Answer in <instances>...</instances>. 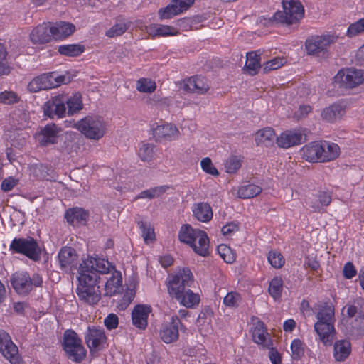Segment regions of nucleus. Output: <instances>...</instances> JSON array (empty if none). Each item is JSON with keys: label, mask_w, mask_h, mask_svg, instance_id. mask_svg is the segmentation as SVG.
Listing matches in <instances>:
<instances>
[{"label": "nucleus", "mask_w": 364, "mask_h": 364, "mask_svg": "<svg viewBox=\"0 0 364 364\" xmlns=\"http://www.w3.org/2000/svg\"><path fill=\"white\" fill-rule=\"evenodd\" d=\"M112 268V264L103 258L88 257L82 260L78 269V284L76 293L83 301L93 305L101 297L98 281L102 278L98 273L107 272Z\"/></svg>", "instance_id": "1"}, {"label": "nucleus", "mask_w": 364, "mask_h": 364, "mask_svg": "<svg viewBox=\"0 0 364 364\" xmlns=\"http://www.w3.org/2000/svg\"><path fill=\"white\" fill-rule=\"evenodd\" d=\"M317 321L314 324V330L325 346L331 345L335 334L334 306L331 303L322 305L316 314Z\"/></svg>", "instance_id": "2"}, {"label": "nucleus", "mask_w": 364, "mask_h": 364, "mask_svg": "<svg viewBox=\"0 0 364 364\" xmlns=\"http://www.w3.org/2000/svg\"><path fill=\"white\" fill-rule=\"evenodd\" d=\"M181 242L188 245L198 255L205 257L209 254V238L206 232L199 229H194L190 225H183L178 232Z\"/></svg>", "instance_id": "3"}, {"label": "nucleus", "mask_w": 364, "mask_h": 364, "mask_svg": "<svg viewBox=\"0 0 364 364\" xmlns=\"http://www.w3.org/2000/svg\"><path fill=\"white\" fill-rule=\"evenodd\" d=\"M75 128L87 139L97 141L102 139L107 131V122L98 115H89L79 120Z\"/></svg>", "instance_id": "4"}, {"label": "nucleus", "mask_w": 364, "mask_h": 364, "mask_svg": "<svg viewBox=\"0 0 364 364\" xmlns=\"http://www.w3.org/2000/svg\"><path fill=\"white\" fill-rule=\"evenodd\" d=\"M70 80L71 77L68 73L50 72L33 78L28 85V90L31 92H38L41 90L58 87L63 84L70 82Z\"/></svg>", "instance_id": "5"}, {"label": "nucleus", "mask_w": 364, "mask_h": 364, "mask_svg": "<svg viewBox=\"0 0 364 364\" xmlns=\"http://www.w3.org/2000/svg\"><path fill=\"white\" fill-rule=\"evenodd\" d=\"M283 11H277L273 20L277 23L292 25L300 21L304 15V9L299 0H282Z\"/></svg>", "instance_id": "6"}, {"label": "nucleus", "mask_w": 364, "mask_h": 364, "mask_svg": "<svg viewBox=\"0 0 364 364\" xmlns=\"http://www.w3.org/2000/svg\"><path fill=\"white\" fill-rule=\"evenodd\" d=\"M63 348L68 358L74 362L80 363L85 358L86 350L82 344V341L72 330L65 331Z\"/></svg>", "instance_id": "7"}, {"label": "nucleus", "mask_w": 364, "mask_h": 364, "mask_svg": "<svg viewBox=\"0 0 364 364\" xmlns=\"http://www.w3.org/2000/svg\"><path fill=\"white\" fill-rule=\"evenodd\" d=\"M168 279V293L176 299L180 298L181 294L186 290V287L191 286L193 274L190 269L183 268L179 269L176 274L170 275Z\"/></svg>", "instance_id": "8"}, {"label": "nucleus", "mask_w": 364, "mask_h": 364, "mask_svg": "<svg viewBox=\"0 0 364 364\" xmlns=\"http://www.w3.org/2000/svg\"><path fill=\"white\" fill-rule=\"evenodd\" d=\"M85 341L92 356L97 355L107 343V336L102 328L89 326L85 333Z\"/></svg>", "instance_id": "9"}, {"label": "nucleus", "mask_w": 364, "mask_h": 364, "mask_svg": "<svg viewBox=\"0 0 364 364\" xmlns=\"http://www.w3.org/2000/svg\"><path fill=\"white\" fill-rule=\"evenodd\" d=\"M42 282L39 274H35L32 277H30L26 272H16L11 279L12 287L18 294L29 293L33 287L41 286Z\"/></svg>", "instance_id": "10"}, {"label": "nucleus", "mask_w": 364, "mask_h": 364, "mask_svg": "<svg viewBox=\"0 0 364 364\" xmlns=\"http://www.w3.org/2000/svg\"><path fill=\"white\" fill-rule=\"evenodd\" d=\"M10 250L23 254L34 261L38 260L41 257V249L32 237L14 239L10 244Z\"/></svg>", "instance_id": "11"}, {"label": "nucleus", "mask_w": 364, "mask_h": 364, "mask_svg": "<svg viewBox=\"0 0 364 364\" xmlns=\"http://www.w3.org/2000/svg\"><path fill=\"white\" fill-rule=\"evenodd\" d=\"M336 84L346 88H354L364 82V70L355 68L340 70L333 78Z\"/></svg>", "instance_id": "12"}, {"label": "nucleus", "mask_w": 364, "mask_h": 364, "mask_svg": "<svg viewBox=\"0 0 364 364\" xmlns=\"http://www.w3.org/2000/svg\"><path fill=\"white\" fill-rule=\"evenodd\" d=\"M336 40L337 36L331 34L311 36L305 42L306 53L308 55L317 56L324 53Z\"/></svg>", "instance_id": "13"}, {"label": "nucleus", "mask_w": 364, "mask_h": 364, "mask_svg": "<svg viewBox=\"0 0 364 364\" xmlns=\"http://www.w3.org/2000/svg\"><path fill=\"white\" fill-rule=\"evenodd\" d=\"M0 352L11 364H22L23 360L18 347L5 331H0Z\"/></svg>", "instance_id": "14"}, {"label": "nucleus", "mask_w": 364, "mask_h": 364, "mask_svg": "<svg viewBox=\"0 0 364 364\" xmlns=\"http://www.w3.org/2000/svg\"><path fill=\"white\" fill-rule=\"evenodd\" d=\"M194 2L195 0H171L166 6L159 10V16L161 20L171 19L186 11Z\"/></svg>", "instance_id": "15"}, {"label": "nucleus", "mask_w": 364, "mask_h": 364, "mask_svg": "<svg viewBox=\"0 0 364 364\" xmlns=\"http://www.w3.org/2000/svg\"><path fill=\"white\" fill-rule=\"evenodd\" d=\"M61 128L55 124L41 127L34 135L36 142L41 146H48L58 142Z\"/></svg>", "instance_id": "16"}, {"label": "nucleus", "mask_w": 364, "mask_h": 364, "mask_svg": "<svg viewBox=\"0 0 364 364\" xmlns=\"http://www.w3.org/2000/svg\"><path fill=\"white\" fill-rule=\"evenodd\" d=\"M98 275L104 276L103 279H106L104 289L105 296H111L119 291L122 284V274L114 265L112 264V268L107 272L98 273Z\"/></svg>", "instance_id": "17"}, {"label": "nucleus", "mask_w": 364, "mask_h": 364, "mask_svg": "<svg viewBox=\"0 0 364 364\" xmlns=\"http://www.w3.org/2000/svg\"><path fill=\"white\" fill-rule=\"evenodd\" d=\"M152 134L156 141L164 142L177 139L180 132L174 124L165 123L154 124Z\"/></svg>", "instance_id": "18"}, {"label": "nucleus", "mask_w": 364, "mask_h": 364, "mask_svg": "<svg viewBox=\"0 0 364 364\" xmlns=\"http://www.w3.org/2000/svg\"><path fill=\"white\" fill-rule=\"evenodd\" d=\"M44 114L51 119L62 118L66 113L65 100L62 95H56L43 105Z\"/></svg>", "instance_id": "19"}, {"label": "nucleus", "mask_w": 364, "mask_h": 364, "mask_svg": "<svg viewBox=\"0 0 364 364\" xmlns=\"http://www.w3.org/2000/svg\"><path fill=\"white\" fill-rule=\"evenodd\" d=\"M252 337L254 342L264 348H269L272 343L264 323L257 318H252Z\"/></svg>", "instance_id": "20"}, {"label": "nucleus", "mask_w": 364, "mask_h": 364, "mask_svg": "<svg viewBox=\"0 0 364 364\" xmlns=\"http://www.w3.org/2000/svg\"><path fill=\"white\" fill-rule=\"evenodd\" d=\"M303 140V133L300 129L286 130L276 139L277 146L283 149H289L301 144Z\"/></svg>", "instance_id": "21"}, {"label": "nucleus", "mask_w": 364, "mask_h": 364, "mask_svg": "<svg viewBox=\"0 0 364 364\" xmlns=\"http://www.w3.org/2000/svg\"><path fill=\"white\" fill-rule=\"evenodd\" d=\"M181 321L177 316H171V321L162 325L159 336L161 339L166 343H171L178 339V326Z\"/></svg>", "instance_id": "22"}, {"label": "nucleus", "mask_w": 364, "mask_h": 364, "mask_svg": "<svg viewBox=\"0 0 364 364\" xmlns=\"http://www.w3.org/2000/svg\"><path fill=\"white\" fill-rule=\"evenodd\" d=\"M58 257L60 267L63 271L68 272L76 268L78 257L75 250L72 247H62Z\"/></svg>", "instance_id": "23"}, {"label": "nucleus", "mask_w": 364, "mask_h": 364, "mask_svg": "<svg viewBox=\"0 0 364 364\" xmlns=\"http://www.w3.org/2000/svg\"><path fill=\"white\" fill-rule=\"evenodd\" d=\"M341 329L350 336L358 338L364 335V316L358 314L355 318L343 319Z\"/></svg>", "instance_id": "24"}, {"label": "nucleus", "mask_w": 364, "mask_h": 364, "mask_svg": "<svg viewBox=\"0 0 364 364\" xmlns=\"http://www.w3.org/2000/svg\"><path fill=\"white\" fill-rule=\"evenodd\" d=\"M151 312V307L147 304L136 305L132 312L133 324L141 329H144L148 323V316Z\"/></svg>", "instance_id": "25"}, {"label": "nucleus", "mask_w": 364, "mask_h": 364, "mask_svg": "<svg viewBox=\"0 0 364 364\" xmlns=\"http://www.w3.org/2000/svg\"><path fill=\"white\" fill-rule=\"evenodd\" d=\"M50 28V23H43L35 27L30 33L31 41L33 44H43L49 42L52 36Z\"/></svg>", "instance_id": "26"}, {"label": "nucleus", "mask_w": 364, "mask_h": 364, "mask_svg": "<svg viewBox=\"0 0 364 364\" xmlns=\"http://www.w3.org/2000/svg\"><path fill=\"white\" fill-rule=\"evenodd\" d=\"M183 87L186 90L199 95L205 94L209 90L207 80L199 76H193L185 80Z\"/></svg>", "instance_id": "27"}, {"label": "nucleus", "mask_w": 364, "mask_h": 364, "mask_svg": "<svg viewBox=\"0 0 364 364\" xmlns=\"http://www.w3.org/2000/svg\"><path fill=\"white\" fill-rule=\"evenodd\" d=\"M331 202V195L326 190H320L309 198L308 203L314 212H320Z\"/></svg>", "instance_id": "28"}, {"label": "nucleus", "mask_w": 364, "mask_h": 364, "mask_svg": "<svg viewBox=\"0 0 364 364\" xmlns=\"http://www.w3.org/2000/svg\"><path fill=\"white\" fill-rule=\"evenodd\" d=\"M321 141H314L305 145L301 149L302 158L309 162L321 161Z\"/></svg>", "instance_id": "29"}, {"label": "nucleus", "mask_w": 364, "mask_h": 364, "mask_svg": "<svg viewBox=\"0 0 364 364\" xmlns=\"http://www.w3.org/2000/svg\"><path fill=\"white\" fill-rule=\"evenodd\" d=\"M274 130L271 127H265L258 130L255 134V141L257 146L269 147L276 141Z\"/></svg>", "instance_id": "30"}, {"label": "nucleus", "mask_w": 364, "mask_h": 364, "mask_svg": "<svg viewBox=\"0 0 364 364\" xmlns=\"http://www.w3.org/2000/svg\"><path fill=\"white\" fill-rule=\"evenodd\" d=\"M75 30V27L70 23L60 21L50 24V33L55 39L65 38L70 36Z\"/></svg>", "instance_id": "31"}, {"label": "nucleus", "mask_w": 364, "mask_h": 364, "mask_svg": "<svg viewBox=\"0 0 364 364\" xmlns=\"http://www.w3.org/2000/svg\"><path fill=\"white\" fill-rule=\"evenodd\" d=\"M345 113V106L341 102L334 103L323 109L321 117L328 122H333L341 119Z\"/></svg>", "instance_id": "32"}, {"label": "nucleus", "mask_w": 364, "mask_h": 364, "mask_svg": "<svg viewBox=\"0 0 364 364\" xmlns=\"http://www.w3.org/2000/svg\"><path fill=\"white\" fill-rule=\"evenodd\" d=\"M321 161H329L336 159L340 155V148L338 144L326 141H321Z\"/></svg>", "instance_id": "33"}, {"label": "nucleus", "mask_w": 364, "mask_h": 364, "mask_svg": "<svg viewBox=\"0 0 364 364\" xmlns=\"http://www.w3.org/2000/svg\"><path fill=\"white\" fill-rule=\"evenodd\" d=\"M351 353V344L347 340H339L333 346V357L336 361H344Z\"/></svg>", "instance_id": "34"}, {"label": "nucleus", "mask_w": 364, "mask_h": 364, "mask_svg": "<svg viewBox=\"0 0 364 364\" xmlns=\"http://www.w3.org/2000/svg\"><path fill=\"white\" fill-rule=\"evenodd\" d=\"M193 213L198 220L206 223L213 218V211L210 205L206 203H199L193 208Z\"/></svg>", "instance_id": "35"}, {"label": "nucleus", "mask_w": 364, "mask_h": 364, "mask_svg": "<svg viewBox=\"0 0 364 364\" xmlns=\"http://www.w3.org/2000/svg\"><path fill=\"white\" fill-rule=\"evenodd\" d=\"M88 217V213L80 208L69 209L65 213V218L70 224L77 225L85 223Z\"/></svg>", "instance_id": "36"}, {"label": "nucleus", "mask_w": 364, "mask_h": 364, "mask_svg": "<svg viewBox=\"0 0 364 364\" xmlns=\"http://www.w3.org/2000/svg\"><path fill=\"white\" fill-rule=\"evenodd\" d=\"M149 33L153 36H174L179 33L177 28L168 25H156L149 28Z\"/></svg>", "instance_id": "37"}, {"label": "nucleus", "mask_w": 364, "mask_h": 364, "mask_svg": "<svg viewBox=\"0 0 364 364\" xmlns=\"http://www.w3.org/2000/svg\"><path fill=\"white\" fill-rule=\"evenodd\" d=\"M176 300L186 308H193L200 302V296L190 289H186Z\"/></svg>", "instance_id": "38"}, {"label": "nucleus", "mask_w": 364, "mask_h": 364, "mask_svg": "<svg viewBox=\"0 0 364 364\" xmlns=\"http://www.w3.org/2000/svg\"><path fill=\"white\" fill-rule=\"evenodd\" d=\"M260 56L255 52L247 53V60L245 65L246 71L251 75H254L260 68Z\"/></svg>", "instance_id": "39"}, {"label": "nucleus", "mask_w": 364, "mask_h": 364, "mask_svg": "<svg viewBox=\"0 0 364 364\" xmlns=\"http://www.w3.org/2000/svg\"><path fill=\"white\" fill-rule=\"evenodd\" d=\"M156 146L154 144L141 142L139 144L137 154L143 161H151L154 159Z\"/></svg>", "instance_id": "40"}, {"label": "nucleus", "mask_w": 364, "mask_h": 364, "mask_svg": "<svg viewBox=\"0 0 364 364\" xmlns=\"http://www.w3.org/2000/svg\"><path fill=\"white\" fill-rule=\"evenodd\" d=\"M262 192V188L255 184L242 186L237 191V195L241 198H253Z\"/></svg>", "instance_id": "41"}, {"label": "nucleus", "mask_w": 364, "mask_h": 364, "mask_svg": "<svg viewBox=\"0 0 364 364\" xmlns=\"http://www.w3.org/2000/svg\"><path fill=\"white\" fill-rule=\"evenodd\" d=\"M58 51L63 55L76 57L84 51V47L79 44L63 45L58 46Z\"/></svg>", "instance_id": "42"}, {"label": "nucleus", "mask_w": 364, "mask_h": 364, "mask_svg": "<svg viewBox=\"0 0 364 364\" xmlns=\"http://www.w3.org/2000/svg\"><path fill=\"white\" fill-rule=\"evenodd\" d=\"M269 293L274 299L281 297L283 290V280L280 277H274L269 282Z\"/></svg>", "instance_id": "43"}, {"label": "nucleus", "mask_w": 364, "mask_h": 364, "mask_svg": "<svg viewBox=\"0 0 364 364\" xmlns=\"http://www.w3.org/2000/svg\"><path fill=\"white\" fill-rule=\"evenodd\" d=\"M65 102L68 105V113L70 115H73L82 109V97L79 93L70 96Z\"/></svg>", "instance_id": "44"}, {"label": "nucleus", "mask_w": 364, "mask_h": 364, "mask_svg": "<svg viewBox=\"0 0 364 364\" xmlns=\"http://www.w3.org/2000/svg\"><path fill=\"white\" fill-rule=\"evenodd\" d=\"M168 188L166 186L151 188L149 189L141 191L136 198H149L152 199L161 196Z\"/></svg>", "instance_id": "45"}, {"label": "nucleus", "mask_w": 364, "mask_h": 364, "mask_svg": "<svg viewBox=\"0 0 364 364\" xmlns=\"http://www.w3.org/2000/svg\"><path fill=\"white\" fill-rule=\"evenodd\" d=\"M242 158L238 156H230L225 164V171L228 173H236L242 166Z\"/></svg>", "instance_id": "46"}, {"label": "nucleus", "mask_w": 364, "mask_h": 364, "mask_svg": "<svg viewBox=\"0 0 364 364\" xmlns=\"http://www.w3.org/2000/svg\"><path fill=\"white\" fill-rule=\"evenodd\" d=\"M218 252L226 263L232 264L235 260V254L230 247L225 244H220L218 246Z\"/></svg>", "instance_id": "47"}, {"label": "nucleus", "mask_w": 364, "mask_h": 364, "mask_svg": "<svg viewBox=\"0 0 364 364\" xmlns=\"http://www.w3.org/2000/svg\"><path fill=\"white\" fill-rule=\"evenodd\" d=\"M204 14L196 15L189 18H184L181 20V24L183 26H188L191 30H197L200 28V23H203L206 20Z\"/></svg>", "instance_id": "48"}, {"label": "nucleus", "mask_w": 364, "mask_h": 364, "mask_svg": "<svg viewBox=\"0 0 364 364\" xmlns=\"http://www.w3.org/2000/svg\"><path fill=\"white\" fill-rule=\"evenodd\" d=\"M363 33H364V18H360L349 25L346 36L349 38H353Z\"/></svg>", "instance_id": "49"}, {"label": "nucleus", "mask_w": 364, "mask_h": 364, "mask_svg": "<svg viewBox=\"0 0 364 364\" xmlns=\"http://www.w3.org/2000/svg\"><path fill=\"white\" fill-rule=\"evenodd\" d=\"M267 259L271 266L275 269H280L285 263L283 255L276 250L270 251L268 254Z\"/></svg>", "instance_id": "50"}, {"label": "nucleus", "mask_w": 364, "mask_h": 364, "mask_svg": "<svg viewBox=\"0 0 364 364\" xmlns=\"http://www.w3.org/2000/svg\"><path fill=\"white\" fill-rule=\"evenodd\" d=\"M136 88L141 92L151 93L156 88V82L151 79L140 78L136 83Z\"/></svg>", "instance_id": "51"}, {"label": "nucleus", "mask_w": 364, "mask_h": 364, "mask_svg": "<svg viewBox=\"0 0 364 364\" xmlns=\"http://www.w3.org/2000/svg\"><path fill=\"white\" fill-rule=\"evenodd\" d=\"M127 28L128 26L126 22H118L106 31V36L109 38L117 37L122 35Z\"/></svg>", "instance_id": "52"}, {"label": "nucleus", "mask_w": 364, "mask_h": 364, "mask_svg": "<svg viewBox=\"0 0 364 364\" xmlns=\"http://www.w3.org/2000/svg\"><path fill=\"white\" fill-rule=\"evenodd\" d=\"M241 301L240 294L235 291H231L227 294L223 299V304L229 308H235L238 306Z\"/></svg>", "instance_id": "53"}, {"label": "nucleus", "mask_w": 364, "mask_h": 364, "mask_svg": "<svg viewBox=\"0 0 364 364\" xmlns=\"http://www.w3.org/2000/svg\"><path fill=\"white\" fill-rule=\"evenodd\" d=\"M6 48L0 43V75H7L10 72V67L6 61Z\"/></svg>", "instance_id": "54"}, {"label": "nucleus", "mask_w": 364, "mask_h": 364, "mask_svg": "<svg viewBox=\"0 0 364 364\" xmlns=\"http://www.w3.org/2000/svg\"><path fill=\"white\" fill-rule=\"evenodd\" d=\"M291 356L294 359H299L303 356L304 350L303 343L299 339H294L291 344Z\"/></svg>", "instance_id": "55"}, {"label": "nucleus", "mask_w": 364, "mask_h": 364, "mask_svg": "<svg viewBox=\"0 0 364 364\" xmlns=\"http://www.w3.org/2000/svg\"><path fill=\"white\" fill-rule=\"evenodd\" d=\"M201 168L206 173L212 176H217L219 175V172L217 168L213 166L211 159L209 157L203 158L200 161Z\"/></svg>", "instance_id": "56"}, {"label": "nucleus", "mask_w": 364, "mask_h": 364, "mask_svg": "<svg viewBox=\"0 0 364 364\" xmlns=\"http://www.w3.org/2000/svg\"><path fill=\"white\" fill-rule=\"evenodd\" d=\"M285 63V60L283 58H274L267 61L264 65V70L268 72L270 70H277L281 68Z\"/></svg>", "instance_id": "57"}, {"label": "nucleus", "mask_w": 364, "mask_h": 364, "mask_svg": "<svg viewBox=\"0 0 364 364\" xmlns=\"http://www.w3.org/2000/svg\"><path fill=\"white\" fill-rule=\"evenodd\" d=\"M140 228L141 229L142 237L145 242L149 243L152 242L155 238L154 228L144 223H141Z\"/></svg>", "instance_id": "58"}, {"label": "nucleus", "mask_w": 364, "mask_h": 364, "mask_svg": "<svg viewBox=\"0 0 364 364\" xmlns=\"http://www.w3.org/2000/svg\"><path fill=\"white\" fill-rule=\"evenodd\" d=\"M76 136V134L73 132H65V137L69 139V141L65 144L63 149L68 153L75 151L77 149L76 143L74 141V139Z\"/></svg>", "instance_id": "59"}, {"label": "nucleus", "mask_w": 364, "mask_h": 364, "mask_svg": "<svg viewBox=\"0 0 364 364\" xmlns=\"http://www.w3.org/2000/svg\"><path fill=\"white\" fill-rule=\"evenodd\" d=\"M18 101V96L14 92L4 91L0 94V102L4 104H13Z\"/></svg>", "instance_id": "60"}, {"label": "nucleus", "mask_w": 364, "mask_h": 364, "mask_svg": "<svg viewBox=\"0 0 364 364\" xmlns=\"http://www.w3.org/2000/svg\"><path fill=\"white\" fill-rule=\"evenodd\" d=\"M106 328L109 330L114 329L119 323L118 316L114 314H109L104 320Z\"/></svg>", "instance_id": "61"}, {"label": "nucleus", "mask_w": 364, "mask_h": 364, "mask_svg": "<svg viewBox=\"0 0 364 364\" xmlns=\"http://www.w3.org/2000/svg\"><path fill=\"white\" fill-rule=\"evenodd\" d=\"M343 276L346 279H352L357 274L355 267L352 262H347L343 269Z\"/></svg>", "instance_id": "62"}, {"label": "nucleus", "mask_w": 364, "mask_h": 364, "mask_svg": "<svg viewBox=\"0 0 364 364\" xmlns=\"http://www.w3.org/2000/svg\"><path fill=\"white\" fill-rule=\"evenodd\" d=\"M18 182V179L14 177H8L2 181L1 189L5 192L9 191L17 185Z\"/></svg>", "instance_id": "63"}, {"label": "nucleus", "mask_w": 364, "mask_h": 364, "mask_svg": "<svg viewBox=\"0 0 364 364\" xmlns=\"http://www.w3.org/2000/svg\"><path fill=\"white\" fill-rule=\"evenodd\" d=\"M269 349V358L272 364H281L282 359L279 352L272 346Z\"/></svg>", "instance_id": "64"}]
</instances>
